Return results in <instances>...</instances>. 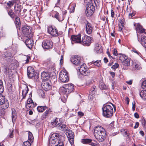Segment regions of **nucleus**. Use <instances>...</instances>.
I'll use <instances>...</instances> for the list:
<instances>
[{"label":"nucleus","instance_id":"obj_1","mask_svg":"<svg viewBox=\"0 0 146 146\" xmlns=\"http://www.w3.org/2000/svg\"><path fill=\"white\" fill-rule=\"evenodd\" d=\"M94 134L95 137L100 142L103 141L106 137L105 129L103 127L99 125L95 127Z\"/></svg>","mask_w":146,"mask_h":146},{"label":"nucleus","instance_id":"obj_2","mask_svg":"<svg viewBox=\"0 0 146 146\" xmlns=\"http://www.w3.org/2000/svg\"><path fill=\"white\" fill-rule=\"evenodd\" d=\"M103 115L104 117L110 118L112 116L113 111H115L116 107L111 103L104 105L102 108Z\"/></svg>","mask_w":146,"mask_h":146},{"label":"nucleus","instance_id":"obj_3","mask_svg":"<svg viewBox=\"0 0 146 146\" xmlns=\"http://www.w3.org/2000/svg\"><path fill=\"white\" fill-rule=\"evenodd\" d=\"M136 25V30L137 33L140 34L141 36V39L140 42L144 40H146V33L145 32V29L143 28L141 26L139 23L136 24L134 23V25L135 26Z\"/></svg>","mask_w":146,"mask_h":146},{"label":"nucleus","instance_id":"obj_4","mask_svg":"<svg viewBox=\"0 0 146 146\" xmlns=\"http://www.w3.org/2000/svg\"><path fill=\"white\" fill-rule=\"evenodd\" d=\"M60 135L57 133H54L51 135L49 140V145L50 146H56L59 140Z\"/></svg>","mask_w":146,"mask_h":146},{"label":"nucleus","instance_id":"obj_5","mask_svg":"<svg viewBox=\"0 0 146 146\" xmlns=\"http://www.w3.org/2000/svg\"><path fill=\"white\" fill-rule=\"evenodd\" d=\"M92 0H90V2L88 3L87 6L86 10V13L88 17L92 15L94 13L95 10V7L93 5V3H92Z\"/></svg>","mask_w":146,"mask_h":146},{"label":"nucleus","instance_id":"obj_6","mask_svg":"<svg viewBox=\"0 0 146 146\" xmlns=\"http://www.w3.org/2000/svg\"><path fill=\"white\" fill-rule=\"evenodd\" d=\"M27 74L28 77L30 78H33L36 81H37L39 78L38 73L35 72L34 69L31 67L28 68Z\"/></svg>","mask_w":146,"mask_h":146},{"label":"nucleus","instance_id":"obj_7","mask_svg":"<svg viewBox=\"0 0 146 146\" xmlns=\"http://www.w3.org/2000/svg\"><path fill=\"white\" fill-rule=\"evenodd\" d=\"M59 78L62 82H67L69 80L68 73L66 70L64 69L61 71L60 73Z\"/></svg>","mask_w":146,"mask_h":146},{"label":"nucleus","instance_id":"obj_8","mask_svg":"<svg viewBox=\"0 0 146 146\" xmlns=\"http://www.w3.org/2000/svg\"><path fill=\"white\" fill-rule=\"evenodd\" d=\"M22 31L24 36L29 38L32 37L31 29L29 26H25L22 28Z\"/></svg>","mask_w":146,"mask_h":146},{"label":"nucleus","instance_id":"obj_9","mask_svg":"<svg viewBox=\"0 0 146 146\" xmlns=\"http://www.w3.org/2000/svg\"><path fill=\"white\" fill-rule=\"evenodd\" d=\"M79 68V71L84 76H88L90 74L89 69L87 67L85 64L81 65Z\"/></svg>","mask_w":146,"mask_h":146},{"label":"nucleus","instance_id":"obj_10","mask_svg":"<svg viewBox=\"0 0 146 146\" xmlns=\"http://www.w3.org/2000/svg\"><path fill=\"white\" fill-rule=\"evenodd\" d=\"M74 88V86L73 84H66L62 87V92L65 94H68L73 91Z\"/></svg>","mask_w":146,"mask_h":146},{"label":"nucleus","instance_id":"obj_11","mask_svg":"<svg viewBox=\"0 0 146 146\" xmlns=\"http://www.w3.org/2000/svg\"><path fill=\"white\" fill-rule=\"evenodd\" d=\"M92 37L87 35H84L82 37L81 44L86 46H89L92 42Z\"/></svg>","mask_w":146,"mask_h":146},{"label":"nucleus","instance_id":"obj_12","mask_svg":"<svg viewBox=\"0 0 146 146\" xmlns=\"http://www.w3.org/2000/svg\"><path fill=\"white\" fill-rule=\"evenodd\" d=\"M42 45L44 49H48L52 47L53 43L49 40H45L42 42Z\"/></svg>","mask_w":146,"mask_h":146},{"label":"nucleus","instance_id":"obj_13","mask_svg":"<svg viewBox=\"0 0 146 146\" xmlns=\"http://www.w3.org/2000/svg\"><path fill=\"white\" fill-rule=\"evenodd\" d=\"M48 31L52 36H57L58 35V30L55 27L49 26L48 27Z\"/></svg>","mask_w":146,"mask_h":146},{"label":"nucleus","instance_id":"obj_14","mask_svg":"<svg viewBox=\"0 0 146 146\" xmlns=\"http://www.w3.org/2000/svg\"><path fill=\"white\" fill-rule=\"evenodd\" d=\"M51 82L50 80L42 82V86L43 89L45 91L49 90L51 88Z\"/></svg>","mask_w":146,"mask_h":146},{"label":"nucleus","instance_id":"obj_15","mask_svg":"<svg viewBox=\"0 0 146 146\" xmlns=\"http://www.w3.org/2000/svg\"><path fill=\"white\" fill-rule=\"evenodd\" d=\"M71 43L72 44L75 43L81 44V35L79 34L77 35H72L71 36Z\"/></svg>","mask_w":146,"mask_h":146},{"label":"nucleus","instance_id":"obj_16","mask_svg":"<svg viewBox=\"0 0 146 146\" xmlns=\"http://www.w3.org/2000/svg\"><path fill=\"white\" fill-rule=\"evenodd\" d=\"M97 88L95 86H93L91 87L89 94L88 96V98L90 99H92L94 98V94L96 93Z\"/></svg>","mask_w":146,"mask_h":146},{"label":"nucleus","instance_id":"obj_17","mask_svg":"<svg viewBox=\"0 0 146 146\" xmlns=\"http://www.w3.org/2000/svg\"><path fill=\"white\" fill-rule=\"evenodd\" d=\"M22 7L21 5H16L14 6V9L16 13V18H19L21 16L20 12L21 11Z\"/></svg>","mask_w":146,"mask_h":146},{"label":"nucleus","instance_id":"obj_18","mask_svg":"<svg viewBox=\"0 0 146 146\" xmlns=\"http://www.w3.org/2000/svg\"><path fill=\"white\" fill-rule=\"evenodd\" d=\"M92 140L90 139H82L81 142L84 144H89L92 146H98V145L96 143L92 142Z\"/></svg>","mask_w":146,"mask_h":146},{"label":"nucleus","instance_id":"obj_19","mask_svg":"<svg viewBox=\"0 0 146 146\" xmlns=\"http://www.w3.org/2000/svg\"><path fill=\"white\" fill-rule=\"evenodd\" d=\"M93 29V28L92 25L87 21L86 27V31L87 34L88 35L91 34L92 32Z\"/></svg>","mask_w":146,"mask_h":146},{"label":"nucleus","instance_id":"obj_20","mask_svg":"<svg viewBox=\"0 0 146 146\" xmlns=\"http://www.w3.org/2000/svg\"><path fill=\"white\" fill-rule=\"evenodd\" d=\"M72 63L76 65H78L80 63V58L78 56H73L71 59Z\"/></svg>","mask_w":146,"mask_h":146},{"label":"nucleus","instance_id":"obj_21","mask_svg":"<svg viewBox=\"0 0 146 146\" xmlns=\"http://www.w3.org/2000/svg\"><path fill=\"white\" fill-rule=\"evenodd\" d=\"M56 127L60 130L63 131L65 132L68 129V128L66 125L62 123H58L56 125Z\"/></svg>","mask_w":146,"mask_h":146},{"label":"nucleus","instance_id":"obj_22","mask_svg":"<svg viewBox=\"0 0 146 146\" xmlns=\"http://www.w3.org/2000/svg\"><path fill=\"white\" fill-rule=\"evenodd\" d=\"M41 78L43 81H46L48 80H50V75L49 74L46 72H43L41 74Z\"/></svg>","mask_w":146,"mask_h":146},{"label":"nucleus","instance_id":"obj_23","mask_svg":"<svg viewBox=\"0 0 146 146\" xmlns=\"http://www.w3.org/2000/svg\"><path fill=\"white\" fill-rule=\"evenodd\" d=\"M25 43L29 48H31L32 47V46L33 44V40L31 39V38H29L26 40Z\"/></svg>","mask_w":146,"mask_h":146},{"label":"nucleus","instance_id":"obj_24","mask_svg":"<svg viewBox=\"0 0 146 146\" xmlns=\"http://www.w3.org/2000/svg\"><path fill=\"white\" fill-rule=\"evenodd\" d=\"M59 140L56 146H64V137L60 135L59 137Z\"/></svg>","mask_w":146,"mask_h":146},{"label":"nucleus","instance_id":"obj_25","mask_svg":"<svg viewBox=\"0 0 146 146\" xmlns=\"http://www.w3.org/2000/svg\"><path fill=\"white\" fill-rule=\"evenodd\" d=\"M29 90V89L27 86H25L24 88L22 90V98L21 99V100L25 98L26 95L27 94Z\"/></svg>","mask_w":146,"mask_h":146},{"label":"nucleus","instance_id":"obj_26","mask_svg":"<svg viewBox=\"0 0 146 146\" xmlns=\"http://www.w3.org/2000/svg\"><path fill=\"white\" fill-rule=\"evenodd\" d=\"M124 19H120L119 23L118 24L119 26L118 30L119 31H121L122 28L123 27L124 25Z\"/></svg>","mask_w":146,"mask_h":146},{"label":"nucleus","instance_id":"obj_27","mask_svg":"<svg viewBox=\"0 0 146 146\" xmlns=\"http://www.w3.org/2000/svg\"><path fill=\"white\" fill-rule=\"evenodd\" d=\"M94 51L98 53H100L102 52V46L99 45L98 44H96Z\"/></svg>","mask_w":146,"mask_h":146},{"label":"nucleus","instance_id":"obj_28","mask_svg":"<svg viewBox=\"0 0 146 146\" xmlns=\"http://www.w3.org/2000/svg\"><path fill=\"white\" fill-rule=\"evenodd\" d=\"M67 135L68 138L74 137V133L72 132L71 130L68 129L65 132Z\"/></svg>","mask_w":146,"mask_h":146},{"label":"nucleus","instance_id":"obj_29","mask_svg":"<svg viewBox=\"0 0 146 146\" xmlns=\"http://www.w3.org/2000/svg\"><path fill=\"white\" fill-rule=\"evenodd\" d=\"M7 10L8 15L11 18H13L15 17V18H16V13H15L12 10L10 9H7Z\"/></svg>","mask_w":146,"mask_h":146},{"label":"nucleus","instance_id":"obj_30","mask_svg":"<svg viewBox=\"0 0 146 146\" xmlns=\"http://www.w3.org/2000/svg\"><path fill=\"white\" fill-rule=\"evenodd\" d=\"M50 15H51L52 17L55 18H58L59 17V13L56 11L52 10L50 13Z\"/></svg>","mask_w":146,"mask_h":146},{"label":"nucleus","instance_id":"obj_31","mask_svg":"<svg viewBox=\"0 0 146 146\" xmlns=\"http://www.w3.org/2000/svg\"><path fill=\"white\" fill-rule=\"evenodd\" d=\"M50 15H51L52 17L55 18H58L59 17V13L56 11L52 10L50 13Z\"/></svg>","mask_w":146,"mask_h":146},{"label":"nucleus","instance_id":"obj_32","mask_svg":"<svg viewBox=\"0 0 146 146\" xmlns=\"http://www.w3.org/2000/svg\"><path fill=\"white\" fill-rule=\"evenodd\" d=\"M76 7V4L75 3H73L70 5L69 6V8L70 9L69 12L70 13H73L74 12Z\"/></svg>","mask_w":146,"mask_h":146},{"label":"nucleus","instance_id":"obj_33","mask_svg":"<svg viewBox=\"0 0 146 146\" xmlns=\"http://www.w3.org/2000/svg\"><path fill=\"white\" fill-rule=\"evenodd\" d=\"M47 108V107L46 106H39L37 107V109L39 112H42Z\"/></svg>","mask_w":146,"mask_h":146},{"label":"nucleus","instance_id":"obj_34","mask_svg":"<svg viewBox=\"0 0 146 146\" xmlns=\"http://www.w3.org/2000/svg\"><path fill=\"white\" fill-rule=\"evenodd\" d=\"M140 97L143 100H146V90H141L139 92Z\"/></svg>","mask_w":146,"mask_h":146},{"label":"nucleus","instance_id":"obj_35","mask_svg":"<svg viewBox=\"0 0 146 146\" xmlns=\"http://www.w3.org/2000/svg\"><path fill=\"white\" fill-rule=\"evenodd\" d=\"M132 64L131 65L132 67L135 70H139L140 68L139 65V64L135 62H134L132 61Z\"/></svg>","mask_w":146,"mask_h":146},{"label":"nucleus","instance_id":"obj_36","mask_svg":"<svg viewBox=\"0 0 146 146\" xmlns=\"http://www.w3.org/2000/svg\"><path fill=\"white\" fill-rule=\"evenodd\" d=\"M51 112V111L50 109L47 110L46 111L42 114L41 116V119H45L48 114L50 113Z\"/></svg>","mask_w":146,"mask_h":146},{"label":"nucleus","instance_id":"obj_37","mask_svg":"<svg viewBox=\"0 0 146 146\" xmlns=\"http://www.w3.org/2000/svg\"><path fill=\"white\" fill-rule=\"evenodd\" d=\"M120 56H119V59L121 61V62H123L125 60H126V58L127 57V56L124 54H119Z\"/></svg>","mask_w":146,"mask_h":146},{"label":"nucleus","instance_id":"obj_38","mask_svg":"<svg viewBox=\"0 0 146 146\" xmlns=\"http://www.w3.org/2000/svg\"><path fill=\"white\" fill-rule=\"evenodd\" d=\"M17 117L16 112L15 110H14L13 111H12V121L13 123L15 122Z\"/></svg>","mask_w":146,"mask_h":146},{"label":"nucleus","instance_id":"obj_39","mask_svg":"<svg viewBox=\"0 0 146 146\" xmlns=\"http://www.w3.org/2000/svg\"><path fill=\"white\" fill-rule=\"evenodd\" d=\"M11 56V55L10 52L7 53L6 52L3 56V58L7 60L10 58Z\"/></svg>","mask_w":146,"mask_h":146},{"label":"nucleus","instance_id":"obj_40","mask_svg":"<svg viewBox=\"0 0 146 146\" xmlns=\"http://www.w3.org/2000/svg\"><path fill=\"white\" fill-rule=\"evenodd\" d=\"M99 87L101 90H106L107 88V87L105 84L102 82H100Z\"/></svg>","mask_w":146,"mask_h":146},{"label":"nucleus","instance_id":"obj_41","mask_svg":"<svg viewBox=\"0 0 146 146\" xmlns=\"http://www.w3.org/2000/svg\"><path fill=\"white\" fill-rule=\"evenodd\" d=\"M33 139V137L32 133L30 132H29L28 133V141L32 143Z\"/></svg>","mask_w":146,"mask_h":146},{"label":"nucleus","instance_id":"obj_42","mask_svg":"<svg viewBox=\"0 0 146 146\" xmlns=\"http://www.w3.org/2000/svg\"><path fill=\"white\" fill-rule=\"evenodd\" d=\"M130 60L127 57L126 58V60H125L122 63L125 66H128L130 65Z\"/></svg>","mask_w":146,"mask_h":146},{"label":"nucleus","instance_id":"obj_43","mask_svg":"<svg viewBox=\"0 0 146 146\" xmlns=\"http://www.w3.org/2000/svg\"><path fill=\"white\" fill-rule=\"evenodd\" d=\"M92 64H94L95 66L99 67L101 66V61L97 60L95 61H93L92 62Z\"/></svg>","mask_w":146,"mask_h":146},{"label":"nucleus","instance_id":"obj_44","mask_svg":"<svg viewBox=\"0 0 146 146\" xmlns=\"http://www.w3.org/2000/svg\"><path fill=\"white\" fill-rule=\"evenodd\" d=\"M20 19H15V24L17 28L19 27L21 25Z\"/></svg>","mask_w":146,"mask_h":146},{"label":"nucleus","instance_id":"obj_45","mask_svg":"<svg viewBox=\"0 0 146 146\" xmlns=\"http://www.w3.org/2000/svg\"><path fill=\"white\" fill-rule=\"evenodd\" d=\"M4 90L3 84L2 81L0 80V94L3 93Z\"/></svg>","mask_w":146,"mask_h":146},{"label":"nucleus","instance_id":"obj_46","mask_svg":"<svg viewBox=\"0 0 146 146\" xmlns=\"http://www.w3.org/2000/svg\"><path fill=\"white\" fill-rule=\"evenodd\" d=\"M14 3L15 2L14 1H9L7 4L9 8H11L13 6Z\"/></svg>","mask_w":146,"mask_h":146},{"label":"nucleus","instance_id":"obj_47","mask_svg":"<svg viewBox=\"0 0 146 146\" xmlns=\"http://www.w3.org/2000/svg\"><path fill=\"white\" fill-rule=\"evenodd\" d=\"M34 107L35 105L34 103H31V104H26V107L28 109L30 108H33Z\"/></svg>","mask_w":146,"mask_h":146},{"label":"nucleus","instance_id":"obj_48","mask_svg":"<svg viewBox=\"0 0 146 146\" xmlns=\"http://www.w3.org/2000/svg\"><path fill=\"white\" fill-rule=\"evenodd\" d=\"M58 119L56 118L54 120H53V121H52L51 122L53 126H56V125L58 124L57 123L58 122Z\"/></svg>","mask_w":146,"mask_h":146},{"label":"nucleus","instance_id":"obj_49","mask_svg":"<svg viewBox=\"0 0 146 146\" xmlns=\"http://www.w3.org/2000/svg\"><path fill=\"white\" fill-rule=\"evenodd\" d=\"M31 142L29 141L24 142L23 144V146H31Z\"/></svg>","mask_w":146,"mask_h":146},{"label":"nucleus","instance_id":"obj_50","mask_svg":"<svg viewBox=\"0 0 146 146\" xmlns=\"http://www.w3.org/2000/svg\"><path fill=\"white\" fill-rule=\"evenodd\" d=\"M2 108L0 111V115L1 116H3L5 114V112L4 110L6 109H3V106H2Z\"/></svg>","mask_w":146,"mask_h":146},{"label":"nucleus","instance_id":"obj_51","mask_svg":"<svg viewBox=\"0 0 146 146\" xmlns=\"http://www.w3.org/2000/svg\"><path fill=\"white\" fill-rule=\"evenodd\" d=\"M9 133L8 136H9V137L12 138L13 137V129L11 131L10 130H9Z\"/></svg>","mask_w":146,"mask_h":146},{"label":"nucleus","instance_id":"obj_52","mask_svg":"<svg viewBox=\"0 0 146 146\" xmlns=\"http://www.w3.org/2000/svg\"><path fill=\"white\" fill-rule=\"evenodd\" d=\"M141 122L142 125L144 128H146V121L145 119H142Z\"/></svg>","mask_w":146,"mask_h":146},{"label":"nucleus","instance_id":"obj_53","mask_svg":"<svg viewBox=\"0 0 146 146\" xmlns=\"http://www.w3.org/2000/svg\"><path fill=\"white\" fill-rule=\"evenodd\" d=\"M119 66V64L117 63H116L111 66V68L113 69H115L118 68Z\"/></svg>","mask_w":146,"mask_h":146},{"label":"nucleus","instance_id":"obj_54","mask_svg":"<svg viewBox=\"0 0 146 146\" xmlns=\"http://www.w3.org/2000/svg\"><path fill=\"white\" fill-rule=\"evenodd\" d=\"M62 14H63V18L65 17H68V18H69V17H67L66 16V15H67V11L66 10L64 11H62Z\"/></svg>","mask_w":146,"mask_h":146},{"label":"nucleus","instance_id":"obj_55","mask_svg":"<svg viewBox=\"0 0 146 146\" xmlns=\"http://www.w3.org/2000/svg\"><path fill=\"white\" fill-rule=\"evenodd\" d=\"M141 87L143 89H146V80L142 82Z\"/></svg>","mask_w":146,"mask_h":146},{"label":"nucleus","instance_id":"obj_56","mask_svg":"<svg viewBox=\"0 0 146 146\" xmlns=\"http://www.w3.org/2000/svg\"><path fill=\"white\" fill-rule=\"evenodd\" d=\"M69 141L71 145L73 144L74 143V137L68 138Z\"/></svg>","mask_w":146,"mask_h":146},{"label":"nucleus","instance_id":"obj_57","mask_svg":"<svg viewBox=\"0 0 146 146\" xmlns=\"http://www.w3.org/2000/svg\"><path fill=\"white\" fill-rule=\"evenodd\" d=\"M141 43L143 46L146 48V40L141 41Z\"/></svg>","mask_w":146,"mask_h":146},{"label":"nucleus","instance_id":"obj_58","mask_svg":"<svg viewBox=\"0 0 146 146\" xmlns=\"http://www.w3.org/2000/svg\"><path fill=\"white\" fill-rule=\"evenodd\" d=\"M31 103H34V102L31 98H29L28 99L26 104H30Z\"/></svg>","mask_w":146,"mask_h":146},{"label":"nucleus","instance_id":"obj_59","mask_svg":"<svg viewBox=\"0 0 146 146\" xmlns=\"http://www.w3.org/2000/svg\"><path fill=\"white\" fill-rule=\"evenodd\" d=\"M63 64V58L62 55L61 56L60 59V64L61 66Z\"/></svg>","mask_w":146,"mask_h":146},{"label":"nucleus","instance_id":"obj_60","mask_svg":"<svg viewBox=\"0 0 146 146\" xmlns=\"http://www.w3.org/2000/svg\"><path fill=\"white\" fill-rule=\"evenodd\" d=\"M94 2L96 6L99 5L100 3V0H94Z\"/></svg>","mask_w":146,"mask_h":146},{"label":"nucleus","instance_id":"obj_61","mask_svg":"<svg viewBox=\"0 0 146 146\" xmlns=\"http://www.w3.org/2000/svg\"><path fill=\"white\" fill-rule=\"evenodd\" d=\"M135 108V102H132V109L134 111Z\"/></svg>","mask_w":146,"mask_h":146},{"label":"nucleus","instance_id":"obj_62","mask_svg":"<svg viewBox=\"0 0 146 146\" xmlns=\"http://www.w3.org/2000/svg\"><path fill=\"white\" fill-rule=\"evenodd\" d=\"M132 51L133 52H134L137 53L139 56H140V55H141L140 53L137 50L135 49H133V50H132Z\"/></svg>","mask_w":146,"mask_h":146},{"label":"nucleus","instance_id":"obj_63","mask_svg":"<svg viewBox=\"0 0 146 146\" xmlns=\"http://www.w3.org/2000/svg\"><path fill=\"white\" fill-rule=\"evenodd\" d=\"M113 54H114V55H115V56H117L118 55L117 50L115 48L113 49Z\"/></svg>","mask_w":146,"mask_h":146},{"label":"nucleus","instance_id":"obj_64","mask_svg":"<svg viewBox=\"0 0 146 146\" xmlns=\"http://www.w3.org/2000/svg\"><path fill=\"white\" fill-rule=\"evenodd\" d=\"M129 132L128 131H125L124 132V135L126 137H128L129 136Z\"/></svg>","mask_w":146,"mask_h":146}]
</instances>
